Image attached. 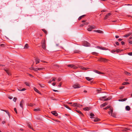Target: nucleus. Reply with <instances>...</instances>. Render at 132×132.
I'll return each mask as SVG.
<instances>
[{"mask_svg":"<svg viewBox=\"0 0 132 132\" xmlns=\"http://www.w3.org/2000/svg\"><path fill=\"white\" fill-rule=\"evenodd\" d=\"M113 109L112 108H110V111L108 112L109 114H111V116L114 117H116V114L114 113H113Z\"/></svg>","mask_w":132,"mask_h":132,"instance_id":"f257e3e1","label":"nucleus"},{"mask_svg":"<svg viewBox=\"0 0 132 132\" xmlns=\"http://www.w3.org/2000/svg\"><path fill=\"white\" fill-rule=\"evenodd\" d=\"M98 61L100 62H107L108 60L105 58H103L101 57L98 59Z\"/></svg>","mask_w":132,"mask_h":132,"instance_id":"f03ea898","label":"nucleus"},{"mask_svg":"<svg viewBox=\"0 0 132 132\" xmlns=\"http://www.w3.org/2000/svg\"><path fill=\"white\" fill-rule=\"evenodd\" d=\"M84 46H90V44L87 41H85L83 43Z\"/></svg>","mask_w":132,"mask_h":132,"instance_id":"7ed1b4c3","label":"nucleus"},{"mask_svg":"<svg viewBox=\"0 0 132 132\" xmlns=\"http://www.w3.org/2000/svg\"><path fill=\"white\" fill-rule=\"evenodd\" d=\"M81 86V85L78 83H76L75 84V89L80 88Z\"/></svg>","mask_w":132,"mask_h":132,"instance_id":"20e7f679","label":"nucleus"},{"mask_svg":"<svg viewBox=\"0 0 132 132\" xmlns=\"http://www.w3.org/2000/svg\"><path fill=\"white\" fill-rule=\"evenodd\" d=\"M111 14V13H109L106 15L105 17L104 18V19L106 20L109 18V17Z\"/></svg>","mask_w":132,"mask_h":132,"instance_id":"39448f33","label":"nucleus"},{"mask_svg":"<svg viewBox=\"0 0 132 132\" xmlns=\"http://www.w3.org/2000/svg\"><path fill=\"white\" fill-rule=\"evenodd\" d=\"M42 47L44 49H45L46 48V44H45V40H44L43 43H42Z\"/></svg>","mask_w":132,"mask_h":132,"instance_id":"423d86ee","label":"nucleus"},{"mask_svg":"<svg viewBox=\"0 0 132 132\" xmlns=\"http://www.w3.org/2000/svg\"><path fill=\"white\" fill-rule=\"evenodd\" d=\"M24 104V101L23 100H22L20 102V106L22 109H23V105Z\"/></svg>","mask_w":132,"mask_h":132,"instance_id":"0eeeda50","label":"nucleus"},{"mask_svg":"<svg viewBox=\"0 0 132 132\" xmlns=\"http://www.w3.org/2000/svg\"><path fill=\"white\" fill-rule=\"evenodd\" d=\"M75 109L76 108V107L80 108L81 106H82L81 105H80L79 104H78L77 103H75Z\"/></svg>","mask_w":132,"mask_h":132,"instance_id":"6e6552de","label":"nucleus"},{"mask_svg":"<svg viewBox=\"0 0 132 132\" xmlns=\"http://www.w3.org/2000/svg\"><path fill=\"white\" fill-rule=\"evenodd\" d=\"M94 31L100 34H103V31L99 30H94Z\"/></svg>","mask_w":132,"mask_h":132,"instance_id":"1a4fd4ad","label":"nucleus"},{"mask_svg":"<svg viewBox=\"0 0 132 132\" xmlns=\"http://www.w3.org/2000/svg\"><path fill=\"white\" fill-rule=\"evenodd\" d=\"M51 113L53 115L55 116H58V114L55 111H52L51 112Z\"/></svg>","mask_w":132,"mask_h":132,"instance_id":"9d476101","label":"nucleus"},{"mask_svg":"<svg viewBox=\"0 0 132 132\" xmlns=\"http://www.w3.org/2000/svg\"><path fill=\"white\" fill-rule=\"evenodd\" d=\"M94 72H95L97 73L98 74H104V73L102 72H101L100 71H99L97 70H94Z\"/></svg>","mask_w":132,"mask_h":132,"instance_id":"9b49d317","label":"nucleus"},{"mask_svg":"<svg viewBox=\"0 0 132 132\" xmlns=\"http://www.w3.org/2000/svg\"><path fill=\"white\" fill-rule=\"evenodd\" d=\"M75 111H76L77 112H78V113H79V114H81V115L82 116H84V114H82V112H81V111H80L79 110H75Z\"/></svg>","mask_w":132,"mask_h":132,"instance_id":"f8f14e48","label":"nucleus"},{"mask_svg":"<svg viewBox=\"0 0 132 132\" xmlns=\"http://www.w3.org/2000/svg\"><path fill=\"white\" fill-rule=\"evenodd\" d=\"M131 34L132 33L131 32H129L128 34L125 35L123 36L125 37H128L131 35Z\"/></svg>","mask_w":132,"mask_h":132,"instance_id":"ddd939ff","label":"nucleus"},{"mask_svg":"<svg viewBox=\"0 0 132 132\" xmlns=\"http://www.w3.org/2000/svg\"><path fill=\"white\" fill-rule=\"evenodd\" d=\"M80 68V69H81L83 70H85L89 69V68H85L82 67H81Z\"/></svg>","mask_w":132,"mask_h":132,"instance_id":"4468645a","label":"nucleus"},{"mask_svg":"<svg viewBox=\"0 0 132 132\" xmlns=\"http://www.w3.org/2000/svg\"><path fill=\"white\" fill-rule=\"evenodd\" d=\"M9 75H11V74L10 73V70H7V69H5L4 70Z\"/></svg>","mask_w":132,"mask_h":132,"instance_id":"2eb2a0df","label":"nucleus"},{"mask_svg":"<svg viewBox=\"0 0 132 132\" xmlns=\"http://www.w3.org/2000/svg\"><path fill=\"white\" fill-rule=\"evenodd\" d=\"M125 109H126V110L127 111H129L130 110V108L129 106H126V107Z\"/></svg>","mask_w":132,"mask_h":132,"instance_id":"dca6fc26","label":"nucleus"},{"mask_svg":"<svg viewBox=\"0 0 132 132\" xmlns=\"http://www.w3.org/2000/svg\"><path fill=\"white\" fill-rule=\"evenodd\" d=\"M90 109V108L88 107H86L84 108L83 109L84 110H85V111H88V110H89Z\"/></svg>","mask_w":132,"mask_h":132,"instance_id":"f3484780","label":"nucleus"},{"mask_svg":"<svg viewBox=\"0 0 132 132\" xmlns=\"http://www.w3.org/2000/svg\"><path fill=\"white\" fill-rule=\"evenodd\" d=\"M94 118V119L93 120V121L95 122L99 121L100 120V119L98 118Z\"/></svg>","mask_w":132,"mask_h":132,"instance_id":"a211bd4d","label":"nucleus"},{"mask_svg":"<svg viewBox=\"0 0 132 132\" xmlns=\"http://www.w3.org/2000/svg\"><path fill=\"white\" fill-rule=\"evenodd\" d=\"M98 48L100 49H101L102 50H108V49H106L105 48L103 47H100L99 46H98Z\"/></svg>","mask_w":132,"mask_h":132,"instance_id":"6ab92c4d","label":"nucleus"},{"mask_svg":"<svg viewBox=\"0 0 132 132\" xmlns=\"http://www.w3.org/2000/svg\"><path fill=\"white\" fill-rule=\"evenodd\" d=\"M1 110L5 112L8 114V115L9 116V118H10V115L9 114V112L8 111L6 110Z\"/></svg>","mask_w":132,"mask_h":132,"instance_id":"aec40b11","label":"nucleus"},{"mask_svg":"<svg viewBox=\"0 0 132 132\" xmlns=\"http://www.w3.org/2000/svg\"><path fill=\"white\" fill-rule=\"evenodd\" d=\"M28 127L30 129H32V130H34L32 127L31 126V124L30 123H28Z\"/></svg>","mask_w":132,"mask_h":132,"instance_id":"412c9836","label":"nucleus"},{"mask_svg":"<svg viewBox=\"0 0 132 132\" xmlns=\"http://www.w3.org/2000/svg\"><path fill=\"white\" fill-rule=\"evenodd\" d=\"M107 104V103H104L103 104L101 105L100 107L101 108H102L103 107H104L105 105H106Z\"/></svg>","mask_w":132,"mask_h":132,"instance_id":"4be33fe9","label":"nucleus"},{"mask_svg":"<svg viewBox=\"0 0 132 132\" xmlns=\"http://www.w3.org/2000/svg\"><path fill=\"white\" fill-rule=\"evenodd\" d=\"M34 90L36 91V92H37V93L40 94H41L39 92V90L37 89L36 88H34Z\"/></svg>","mask_w":132,"mask_h":132,"instance_id":"5701e85b","label":"nucleus"},{"mask_svg":"<svg viewBox=\"0 0 132 132\" xmlns=\"http://www.w3.org/2000/svg\"><path fill=\"white\" fill-rule=\"evenodd\" d=\"M86 79L88 80V81H90L92 79V78H90L89 77H86Z\"/></svg>","mask_w":132,"mask_h":132,"instance_id":"b1692460","label":"nucleus"},{"mask_svg":"<svg viewBox=\"0 0 132 132\" xmlns=\"http://www.w3.org/2000/svg\"><path fill=\"white\" fill-rule=\"evenodd\" d=\"M35 61L36 62V63L37 64L39 62L40 60L38 59L37 58L35 59Z\"/></svg>","mask_w":132,"mask_h":132,"instance_id":"393cba45","label":"nucleus"},{"mask_svg":"<svg viewBox=\"0 0 132 132\" xmlns=\"http://www.w3.org/2000/svg\"><path fill=\"white\" fill-rule=\"evenodd\" d=\"M129 83L128 82H124L122 83V84L123 85H127V84H129Z\"/></svg>","mask_w":132,"mask_h":132,"instance_id":"a878e982","label":"nucleus"},{"mask_svg":"<svg viewBox=\"0 0 132 132\" xmlns=\"http://www.w3.org/2000/svg\"><path fill=\"white\" fill-rule=\"evenodd\" d=\"M124 73L126 75L129 76L131 75V74H130V73L127 72V71H125V72Z\"/></svg>","mask_w":132,"mask_h":132,"instance_id":"bb28decb","label":"nucleus"},{"mask_svg":"<svg viewBox=\"0 0 132 132\" xmlns=\"http://www.w3.org/2000/svg\"><path fill=\"white\" fill-rule=\"evenodd\" d=\"M92 54L93 55H97L98 54V53L95 52H93L92 53Z\"/></svg>","mask_w":132,"mask_h":132,"instance_id":"cd10ccee","label":"nucleus"},{"mask_svg":"<svg viewBox=\"0 0 132 132\" xmlns=\"http://www.w3.org/2000/svg\"><path fill=\"white\" fill-rule=\"evenodd\" d=\"M129 130V128H125L122 130L123 131H126Z\"/></svg>","mask_w":132,"mask_h":132,"instance_id":"c85d7f7f","label":"nucleus"},{"mask_svg":"<svg viewBox=\"0 0 132 132\" xmlns=\"http://www.w3.org/2000/svg\"><path fill=\"white\" fill-rule=\"evenodd\" d=\"M85 16V15H82L80 16L78 18V19L79 20H80L82 18L84 17V16Z\"/></svg>","mask_w":132,"mask_h":132,"instance_id":"c756f323","label":"nucleus"},{"mask_svg":"<svg viewBox=\"0 0 132 132\" xmlns=\"http://www.w3.org/2000/svg\"><path fill=\"white\" fill-rule=\"evenodd\" d=\"M34 111H40V109L39 108L35 109H34Z\"/></svg>","mask_w":132,"mask_h":132,"instance_id":"7c9ffc66","label":"nucleus"},{"mask_svg":"<svg viewBox=\"0 0 132 132\" xmlns=\"http://www.w3.org/2000/svg\"><path fill=\"white\" fill-rule=\"evenodd\" d=\"M89 28L87 29V30L89 31H91L92 30V29L89 26H88Z\"/></svg>","mask_w":132,"mask_h":132,"instance_id":"2f4dec72","label":"nucleus"},{"mask_svg":"<svg viewBox=\"0 0 132 132\" xmlns=\"http://www.w3.org/2000/svg\"><path fill=\"white\" fill-rule=\"evenodd\" d=\"M68 66L71 68H73L74 67V65L73 64H69L68 65Z\"/></svg>","mask_w":132,"mask_h":132,"instance_id":"473e14b6","label":"nucleus"},{"mask_svg":"<svg viewBox=\"0 0 132 132\" xmlns=\"http://www.w3.org/2000/svg\"><path fill=\"white\" fill-rule=\"evenodd\" d=\"M91 28L92 30L93 29H94L95 28V27L94 26H89Z\"/></svg>","mask_w":132,"mask_h":132,"instance_id":"72a5a7b5","label":"nucleus"},{"mask_svg":"<svg viewBox=\"0 0 132 132\" xmlns=\"http://www.w3.org/2000/svg\"><path fill=\"white\" fill-rule=\"evenodd\" d=\"M80 51L79 50H75V53H79Z\"/></svg>","mask_w":132,"mask_h":132,"instance_id":"f704fd0d","label":"nucleus"},{"mask_svg":"<svg viewBox=\"0 0 132 132\" xmlns=\"http://www.w3.org/2000/svg\"><path fill=\"white\" fill-rule=\"evenodd\" d=\"M126 99V98H124V99H121V100L120 99L119 100V101H125Z\"/></svg>","mask_w":132,"mask_h":132,"instance_id":"c9c22d12","label":"nucleus"},{"mask_svg":"<svg viewBox=\"0 0 132 132\" xmlns=\"http://www.w3.org/2000/svg\"><path fill=\"white\" fill-rule=\"evenodd\" d=\"M32 69L34 70L35 71H37L38 70V69H38V68H33V67H32Z\"/></svg>","mask_w":132,"mask_h":132,"instance_id":"e433bc0d","label":"nucleus"},{"mask_svg":"<svg viewBox=\"0 0 132 132\" xmlns=\"http://www.w3.org/2000/svg\"><path fill=\"white\" fill-rule=\"evenodd\" d=\"M116 52H117V53H119L121 51H122V50H120V49H117L116 50Z\"/></svg>","mask_w":132,"mask_h":132,"instance_id":"4c0bfd02","label":"nucleus"},{"mask_svg":"<svg viewBox=\"0 0 132 132\" xmlns=\"http://www.w3.org/2000/svg\"><path fill=\"white\" fill-rule=\"evenodd\" d=\"M28 44H26L24 46V48H27L28 47Z\"/></svg>","mask_w":132,"mask_h":132,"instance_id":"58836bf2","label":"nucleus"},{"mask_svg":"<svg viewBox=\"0 0 132 132\" xmlns=\"http://www.w3.org/2000/svg\"><path fill=\"white\" fill-rule=\"evenodd\" d=\"M42 30L44 31L45 33V34H47V31L46 30H44V29H42Z\"/></svg>","mask_w":132,"mask_h":132,"instance_id":"ea45409f","label":"nucleus"},{"mask_svg":"<svg viewBox=\"0 0 132 132\" xmlns=\"http://www.w3.org/2000/svg\"><path fill=\"white\" fill-rule=\"evenodd\" d=\"M64 106H65V107L69 109L70 110V108H69L67 105H64Z\"/></svg>","mask_w":132,"mask_h":132,"instance_id":"a19ab883","label":"nucleus"},{"mask_svg":"<svg viewBox=\"0 0 132 132\" xmlns=\"http://www.w3.org/2000/svg\"><path fill=\"white\" fill-rule=\"evenodd\" d=\"M90 116L91 117H93L94 116V114L91 113L90 114Z\"/></svg>","mask_w":132,"mask_h":132,"instance_id":"79ce46f5","label":"nucleus"},{"mask_svg":"<svg viewBox=\"0 0 132 132\" xmlns=\"http://www.w3.org/2000/svg\"><path fill=\"white\" fill-rule=\"evenodd\" d=\"M17 100V98L16 97H14L13 99V101L14 102H16Z\"/></svg>","mask_w":132,"mask_h":132,"instance_id":"37998d69","label":"nucleus"},{"mask_svg":"<svg viewBox=\"0 0 132 132\" xmlns=\"http://www.w3.org/2000/svg\"><path fill=\"white\" fill-rule=\"evenodd\" d=\"M116 52V51L115 50H113L111 51V52L113 53L114 52Z\"/></svg>","mask_w":132,"mask_h":132,"instance_id":"c03bdc74","label":"nucleus"},{"mask_svg":"<svg viewBox=\"0 0 132 132\" xmlns=\"http://www.w3.org/2000/svg\"><path fill=\"white\" fill-rule=\"evenodd\" d=\"M110 98H107L104 100V101H107V100H110Z\"/></svg>","mask_w":132,"mask_h":132,"instance_id":"a18cd8bd","label":"nucleus"},{"mask_svg":"<svg viewBox=\"0 0 132 132\" xmlns=\"http://www.w3.org/2000/svg\"><path fill=\"white\" fill-rule=\"evenodd\" d=\"M128 54L129 55L132 56V52L128 53Z\"/></svg>","mask_w":132,"mask_h":132,"instance_id":"49530a36","label":"nucleus"},{"mask_svg":"<svg viewBox=\"0 0 132 132\" xmlns=\"http://www.w3.org/2000/svg\"><path fill=\"white\" fill-rule=\"evenodd\" d=\"M25 84L27 86H29V83L28 82H25Z\"/></svg>","mask_w":132,"mask_h":132,"instance_id":"de8ad7c7","label":"nucleus"},{"mask_svg":"<svg viewBox=\"0 0 132 132\" xmlns=\"http://www.w3.org/2000/svg\"><path fill=\"white\" fill-rule=\"evenodd\" d=\"M56 78L55 77H53L52 78V81H55Z\"/></svg>","mask_w":132,"mask_h":132,"instance_id":"09e8293b","label":"nucleus"},{"mask_svg":"<svg viewBox=\"0 0 132 132\" xmlns=\"http://www.w3.org/2000/svg\"><path fill=\"white\" fill-rule=\"evenodd\" d=\"M110 108V106H107L105 108H104V109L105 110H106V109H108V108Z\"/></svg>","mask_w":132,"mask_h":132,"instance_id":"8fccbe9b","label":"nucleus"},{"mask_svg":"<svg viewBox=\"0 0 132 132\" xmlns=\"http://www.w3.org/2000/svg\"><path fill=\"white\" fill-rule=\"evenodd\" d=\"M116 44L117 45H119V43L118 42H116Z\"/></svg>","mask_w":132,"mask_h":132,"instance_id":"3c124183","label":"nucleus"},{"mask_svg":"<svg viewBox=\"0 0 132 132\" xmlns=\"http://www.w3.org/2000/svg\"><path fill=\"white\" fill-rule=\"evenodd\" d=\"M124 87L123 86H121V87H120L119 88V89H122Z\"/></svg>","mask_w":132,"mask_h":132,"instance_id":"603ef678","label":"nucleus"},{"mask_svg":"<svg viewBox=\"0 0 132 132\" xmlns=\"http://www.w3.org/2000/svg\"><path fill=\"white\" fill-rule=\"evenodd\" d=\"M14 111H15V112L16 113H17V110H16V108H14Z\"/></svg>","mask_w":132,"mask_h":132,"instance_id":"864d4df0","label":"nucleus"},{"mask_svg":"<svg viewBox=\"0 0 132 132\" xmlns=\"http://www.w3.org/2000/svg\"><path fill=\"white\" fill-rule=\"evenodd\" d=\"M122 40V39L121 38H119L118 39V40L119 42L121 41Z\"/></svg>","mask_w":132,"mask_h":132,"instance_id":"5fc2aeb1","label":"nucleus"},{"mask_svg":"<svg viewBox=\"0 0 132 132\" xmlns=\"http://www.w3.org/2000/svg\"><path fill=\"white\" fill-rule=\"evenodd\" d=\"M85 25L84 23H83L81 24L80 25V27H81L84 26Z\"/></svg>","mask_w":132,"mask_h":132,"instance_id":"6e6d98bb","label":"nucleus"},{"mask_svg":"<svg viewBox=\"0 0 132 132\" xmlns=\"http://www.w3.org/2000/svg\"><path fill=\"white\" fill-rule=\"evenodd\" d=\"M103 97H101L100 98V99L101 100H103Z\"/></svg>","mask_w":132,"mask_h":132,"instance_id":"4d7b16f0","label":"nucleus"},{"mask_svg":"<svg viewBox=\"0 0 132 132\" xmlns=\"http://www.w3.org/2000/svg\"><path fill=\"white\" fill-rule=\"evenodd\" d=\"M38 69H38V70H42L44 69L43 68H38Z\"/></svg>","mask_w":132,"mask_h":132,"instance_id":"13d9d810","label":"nucleus"},{"mask_svg":"<svg viewBox=\"0 0 132 132\" xmlns=\"http://www.w3.org/2000/svg\"><path fill=\"white\" fill-rule=\"evenodd\" d=\"M61 83L60 82V83L59 85H58V86H59V87H60L61 86Z\"/></svg>","mask_w":132,"mask_h":132,"instance_id":"bf43d9fd","label":"nucleus"},{"mask_svg":"<svg viewBox=\"0 0 132 132\" xmlns=\"http://www.w3.org/2000/svg\"><path fill=\"white\" fill-rule=\"evenodd\" d=\"M122 45H123L125 44V42L123 41H122L121 42Z\"/></svg>","mask_w":132,"mask_h":132,"instance_id":"052dcab7","label":"nucleus"},{"mask_svg":"<svg viewBox=\"0 0 132 132\" xmlns=\"http://www.w3.org/2000/svg\"><path fill=\"white\" fill-rule=\"evenodd\" d=\"M56 84V83L55 82H53L52 84V85L53 86H54Z\"/></svg>","mask_w":132,"mask_h":132,"instance_id":"680f3d73","label":"nucleus"},{"mask_svg":"<svg viewBox=\"0 0 132 132\" xmlns=\"http://www.w3.org/2000/svg\"><path fill=\"white\" fill-rule=\"evenodd\" d=\"M26 89L25 88H24L23 89H21V91H24L26 90Z\"/></svg>","mask_w":132,"mask_h":132,"instance_id":"e2e57ef3","label":"nucleus"},{"mask_svg":"<svg viewBox=\"0 0 132 132\" xmlns=\"http://www.w3.org/2000/svg\"><path fill=\"white\" fill-rule=\"evenodd\" d=\"M9 98L10 99H12L13 98V97H12L10 96L9 97Z\"/></svg>","mask_w":132,"mask_h":132,"instance_id":"0e129e2a","label":"nucleus"},{"mask_svg":"<svg viewBox=\"0 0 132 132\" xmlns=\"http://www.w3.org/2000/svg\"><path fill=\"white\" fill-rule=\"evenodd\" d=\"M115 37L116 38H119V36H118L116 35V36Z\"/></svg>","mask_w":132,"mask_h":132,"instance_id":"69168bd1","label":"nucleus"},{"mask_svg":"<svg viewBox=\"0 0 132 132\" xmlns=\"http://www.w3.org/2000/svg\"><path fill=\"white\" fill-rule=\"evenodd\" d=\"M61 80V78H59L58 79V81H60V80Z\"/></svg>","mask_w":132,"mask_h":132,"instance_id":"338daca9","label":"nucleus"},{"mask_svg":"<svg viewBox=\"0 0 132 132\" xmlns=\"http://www.w3.org/2000/svg\"><path fill=\"white\" fill-rule=\"evenodd\" d=\"M129 43L132 44V41H129Z\"/></svg>","mask_w":132,"mask_h":132,"instance_id":"774afa93","label":"nucleus"}]
</instances>
